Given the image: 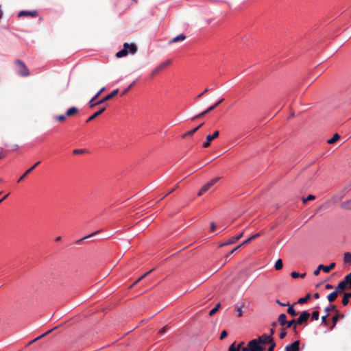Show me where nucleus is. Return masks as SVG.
<instances>
[{
    "label": "nucleus",
    "mask_w": 351,
    "mask_h": 351,
    "mask_svg": "<svg viewBox=\"0 0 351 351\" xmlns=\"http://www.w3.org/2000/svg\"><path fill=\"white\" fill-rule=\"evenodd\" d=\"M265 347L259 345L255 339L250 341L246 347L243 348L242 351H264Z\"/></svg>",
    "instance_id": "nucleus-1"
},
{
    "label": "nucleus",
    "mask_w": 351,
    "mask_h": 351,
    "mask_svg": "<svg viewBox=\"0 0 351 351\" xmlns=\"http://www.w3.org/2000/svg\"><path fill=\"white\" fill-rule=\"evenodd\" d=\"M15 64L17 67V73L20 75L27 77L29 75V70L23 62L20 60H17L15 61Z\"/></svg>",
    "instance_id": "nucleus-2"
},
{
    "label": "nucleus",
    "mask_w": 351,
    "mask_h": 351,
    "mask_svg": "<svg viewBox=\"0 0 351 351\" xmlns=\"http://www.w3.org/2000/svg\"><path fill=\"white\" fill-rule=\"evenodd\" d=\"M221 177H217L212 179L210 182L205 184L197 193L198 196L202 195L204 193L210 190L212 186H213L219 180H221Z\"/></svg>",
    "instance_id": "nucleus-3"
},
{
    "label": "nucleus",
    "mask_w": 351,
    "mask_h": 351,
    "mask_svg": "<svg viewBox=\"0 0 351 351\" xmlns=\"http://www.w3.org/2000/svg\"><path fill=\"white\" fill-rule=\"evenodd\" d=\"M219 135V132L216 130L213 134H208L206 137V141L203 143V147L207 148L210 145V142L217 138Z\"/></svg>",
    "instance_id": "nucleus-4"
},
{
    "label": "nucleus",
    "mask_w": 351,
    "mask_h": 351,
    "mask_svg": "<svg viewBox=\"0 0 351 351\" xmlns=\"http://www.w3.org/2000/svg\"><path fill=\"white\" fill-rule=\"evenodd\" d=\"M271 339H273V337L271 335H267L266 334H263L261 336L258 337L257 339H254L256 342L259 345H264L267 344L269 342L271 341Z\"/></svg>",
    "instance_id": "nucleus-5"
},
{
    "label": "nucleus",
    "mask_w": 351,
    "mask_h": 351,
    "mask_svg": "<svg viewBox=\"0 0 351 351\" xmlns=\"http://www.w3.org/2000/svg\"><path fill=\"white\" fill-rule=\"evenodd\" d=\"M118 93H119V89L118 88L115 89V90H112L110 94L107 95L106 97H104L101 99L97 101L96 104H102L105 103L106 101L114 97Z\"/></svg>",
    "instance_id": "nucleus-6"
},
{
    "label": "nucleus",
    "mask_w": 351,
    "mask_h": 351,
    "mask_svg": "<svg viewBox=\"0 0 351 351\" xmlns=\"http://www.w3.org/2000/svg\"><path fill=\"white\" fill-rule=\"evenodd\" d=\"M309 317L310 314L307 311H302L300 317L295 319L296 324H298V325L302 324L308 319Z\"/></svg>",
    "instance_id": "nucleus-7"
},
{
    "label": "nucleus",
    "mask_w": 351,
    "mask_h": 351,
    "mask_svg": "<svg viewBox=\"0 0 351 351\" xmlns=\"http://www.w3.org/2000/svg\"><path fill=\"white\" fill-rule=\"evenodd\" d=\"M300 341L296 340L291 344L286 346L285 349L286 351H300Z\"/></svg>",
    "instance_id": "nucleus-8"
},
{
    "label": "nucleus",
    "mask_w": 351,
    "mask_h": 351,
    "mask_svg": "<svg viewBox=\"0 0 351 351\" xmlns=\"http://www.w3.org/2000/svg\"><path fill=\"white\" fill-rule=\"evenodd\" d=\"M37 16H38V12L36 10H32V11L22 10L18 14V17H22V16L36 17Z\"/></svg>",
    "instance_id": "nucleus-9"
},
{
    "label": "nucleus",
    "mask_w": 351,
    "mask_h": 351,
    "mask_svg": "<svg viewBox=\"0 0 351 351\" xmlns=\"http://www.w3.org/2000/svg\"><path fill=\"white\" fill-rule=\"evenodd\" d=\"M243 235V232H242L241 233H240L239 234L234 237H232L230 238L229 240H228L226 242L223 243H221L219 247H221L223 246H225V245H231V244H233L234 243L237 241H238L239 239H240Z\"/></svg>",
    "instance_id": "nucleus-10"
},
{
    "label": "nucleus",
    "mask_w": 351,
    "mask_h": 351,
    "mask_svg": "<svg viewBox=\"0 0 351 351\" xmlns=\"http://www.w3.org/2000/svg\"><path fill=\"white\" fill-rule=\"evenodd\" d=\"M105 90V88H101L95 95V96L89 101V106L90 108H93L95 106H97L98 104H96V102L94 103V101L99 98V97L101 95V94Z\"/></svg>",
    "instance_id": "nucleus-11"
},
{
    "label": "nucleus",
    "mask_w": 351,
    "mask_h": 351,
    "mask_svg": "<svg viewBox=\"0 0 351 351\" xmlns=\"http://www.w3.org/2000/svg\"><path fill=\"white\" fill-rule=\"evenodd\" d=\"M128 46L129 43H125L123 44V48L117 53L116 56L117 58H121L127 56L128 54Z\"/></svg>",
    "instance_id": "nucleus-12"
},
{
    "label": "nucleus",
    "mask_w": 351,
    "mask_h": 351,
    "mask_svg": "<svg viewBox=\"0 0 351 351\" xmlns=\"http://www.w3.org/2000/svg\"><path fill=\"white\" fill-rule=\"evenodd\" d=\"M40 162H38L36 164H34L32 167H31L29 169H27L23 175H22L19 179L18 180V182H20L23 181L25 177L30 173L39 164Z\"/></svg>",
    "instance_id": "nucleus-13"
},
{
    "label": "nucleus",
    "mask_w": 351,
    "mask_h": 351,
    "mask_svg": "<svg viewBox=\"0 0 351 351\" xmlns=\"http://www.w3.org/2000/svg\"><path fill=\"white\" fill-rule=\"evenodd\" d=\"M186 39V36L183 34H181L176 37H174L173 39H171V40H169L168 42V44L169 45H171L174 43H177V42H180V41H183Z\"/></svg>",
    "instance_id": "nucleus-14"
},
{
    "label": "nucleus",
    "mask_w": 351,
    "mask_h": 351,
    "mask_svg": "<svg viewBox=\"0 0 351 351\" xmlns=\"http://www.w3.org/2000/svg\"><path fill=\"white\" fill-rule=\"evenodd\" d=\"M335 267V263H332L328 266H325L324 265H319V269H322L324 272L328 273L330 270L333 269Z\"/></svg>",
    "instance_id": "nucleus-15"
},
{
    "label": "nucleus",
    "mask_w": 351,
    "mask_h": 351,
    "mask_svg": "<svg viewBox=\"0 0 351 351\" xmlns=\"http://www.w3.org/2000/svg\"><path fill=\"white\" fill-rule=\"evenodd\" d=\"M278 322L280 326H285L286 324L287 323V315L285 313L280 314L278 317Z\"/></svg>",
    "instance_id": "nucleus-16"
},
{
    "label": "nucleus",
    "mask_w": 351,
    "mask_h": 351,
    "mask_svg": "<svg viewBox=\"0 0 351 351\" xmlns=\"http://www.w3.org/2000/svg\"><path fill=\"white\" fill-rule=\"evenodd\" d=\"M79 110L77 107H72L69 108L66 112V116L73 117L77 114Z\"/></svg>",
    "instance_id": "nucleus-17"
},
{
    "label": "nucleus",
    "mask_w": 351,
    "mask_h": 351,
    "mask_svg": "<svg viewBox=\"0 0 351 351\" xmlns=\"http://www.w3.org/2000/svg\"><path fill=\"white\" fill-rule=\"evenodd\" d=\"M106 110V108H101L99 110L93 114L87 120L86 122H89L95 119L96 117L101 114Z\"/></svg>",
    "instance_id": "nucleus-18"
},
{
    "label": "nucleus",
    "mask_w": 351,
    "mask_h": 351,
    "mask_svg": "<svg viewBox=\"0 0 351 351\" xmlns=\"http://www.w3.org/2000/svg\"><path fill=\"white\" fill-rule=\"evenodd\" d=\"M204 125V123H201L200 125H199L198 126H197L196 128L192 129L191 130H189L188 132H186V133H184L183 135H182V137L184 138L187 136H191L193 135L194 133H195L202 125Z\"/></svg>",
    "instance_id": "nucleus-19"
},
{
    "label": "nucleus",
    "mask_w": 351,
    "mask_h": 351,
    "mask_svg": "<svg viewBox=\"0 0 351 351\" xmlns=\"http://www.w3.org/2000/svg\"><path fill=\"white\" fill-rule=\"evenodd\" d=\"M337 288L339 289L343 290V291L349 289L345 279H343V280H342L337 285Z\"/></svg>",
    "instance_id": "nucleus-20"
},
{
    "label": "nucleus",
    "mask_w": 351,
    "mask_h": 351,
    "mask_svg": "<svg viewBox=\"0 0 351 351\" xmlns=\"http://www.w3.org/2000/svg\"><path fill=\"white\" fill-rule=\"evenodd\" d=\"M259 236H260V233H257V234H255L252 235V237H250V238H248L247 239H246L245 241H244L241 244V246H243V245H245L248 244L250 242H251L252 241H253V240H254L255 239L258 238Z\"/></svg>",
    "instance_id": "nucleus-21"
},
{
    "label": "nucleus",
    "mask_w": 351,
    "mask_h": 351,
    "mask_svg": "<svg viewBox=\"0 0 351 351\" xmlns=\"http://www.w3.org/2000/svg\"><path fill=\"white\" fill-rule=\"evenodd\" d=\"M341 207L345 210H351V199L343 202Z\"/></svg>",
    "instance_id": "nucleus-22"
},
{
    "label": "nucleus",
    "mask_w": 351,
    "mask_h": 351,
    "mask_svg": "<svg viewBox=\"0 0 351 351\" xmlns=\"http://www.w3.org/2000/svg\"><path fill=\"white\" fill-rule=\"evenodd\" d=\"M351 296L348 293H345L342 299V304L343 306H347L349 304V299Z\"/></svg>",
    "instance_id": "nucleus-23"
},
{
    "label": "nucleus",
    "mask_w": 351,
    "mask_h": 351,
    "mask_svg": "<svg viewBox=\"0 0 351 351\" xmlns=\"http://www.w3.org/2000/svg\"><path fill=\"white\" fill-rule=\"evenodd\" d=\"M137 51V47L135 44L131 43L129 44L128 46V53L130 52L132 54H134Z\"/></svg>",
    "instance_id": "nucleus-24"
},
{
    "label": "nucleus",
    "mask_w": 351,
    "mask_h": 351,
    "mask_svg": "<svg viewBox=\"0 0 351 351\" xmlns=\"http://www.w3.org/2000/svg\"><path fill=\"white\" fill-rule=\"evenodd\" d=\"M340 317H343V315L339 314V313H337L333 317H332V328H333L336 324H337V322H338L339 319Z\"/></svg>",
    "instance_id": "nucleus-25"
},
{
    "label": "nucleus",
    "mask_w": 351,
    "mask_h": 351,
    "mask_svg": "<svg viewBox=\"0 0 351 351\" xmlns=\"http://www.w3.org/2000/svg\"><path fill=\"white\" fill-rule=\"evenodd\" d=\"M310 298H311V294L308 293V294L306 295L305 297L300 298L298 300L297 303H298V304H304V303L308 302V300L310 299Z\"/></svg>",
    "instance_id": "nucleus-26"
},
{
    "label": "nucleus",
    "mask_w": 351,
    "mask_h": 351,
    "mask_svg": "<svg viewBox=\"0 0 351 351\" xmlns=\"http://www.w3.org/2000/svg\"><path fill=\"white\" fill-rule=\"evenodd\" d=\"M339 138H340V136H339L337 133H336V134H334V136H333L331 138L328 139V140L327 141V142H328V143H329V144H333V143H335L337 140H339Z\"/></svg>",
    "instance_id": "nucleus-27"
},
{
    "label": "nucleus",
    "mask_w": 351,
    "mask_h": 351,
    "mask_svg": "<svg viewBox=\"0 0 351 351\" xmlns=\"http://www.w3.org/2000/svg\"><path fill=\"white\" fill-rule=\"evenodd\" d=\"M337 298V292H332L327 296V299L330 302H334Z\"/></svg>",
    "instance_id": "nucleus-28"
},
{
    "label": "nucleus",
    "mask_w": 351,
    "mask_h": 351,
    "mask_svg": "<svg viewBox=\"0 0 351 351\" xmlns=\"http://www.w3.org/2000/svg\"><path fill=\"white\" fill-rule=\"evenodd\" d=\"M275 269L276 270H280L282 267H283V263H282V259L280 258H278L276 263H275Z\"/></svg>",
    "instance_id": "nucleus-29"
},
{
    "label": "nucleus",
    "mask_w": 351,
    "mask_h": 351,
    "mask_svg": "<svg viewBox=\"0 0 351 351\" xmlns=\"http://www.w3.org/2000/svg\"><path fill=\"white\" fill-rule=\"evenodd\" d=\"M343 261L346 263H351V253L346 252L344 254Z\"/></svg>",
    "instance_id": "nucleus-30"
},
{
    "label": "nucleus",
    "mask_w": 351,
    "mask_h": 351,
    "mask_svg": "<svg viewBox=\"0 0 351 351\" xmlns=\"http://www.w3.org/2000/svg\"><path fill=\"white\" fill-rule=\"evenodd\" d=\"M171 64V60H167L162 62H161L159 66L162 69V70L165 69L166 67L169 66Z\"/></svg>",
    "instance_id": "nucleus-31"
},
{
    "label": "nucleus",
    "mask_w": 351,
    "mask_h": 351,
    "mask_svg": "<svg viewBox=\"0 0 351 351\" xmlns=\"http://www.w3.org/2000/svg\"><path fill=\"white\" fill-rule=\"evenodd\" d=\"M58 327L56 326L55 328H53V329H51L48 331H47L46 332L43 333V335H40L39 337H38L37 338H36L35 339H34L33 341H36L38 339H40L42 338H43L44 337L47 336V335L50 334L53 330H54L55 329H56Z\"/></svg>",
    "instance_id": "nucleus-32"
},
{
    "label": "nucleus",
    "mask_w": 351,
    "mask_h": 351,
    "mask_svg": "<svg viewBox=\"0 0 351 351\" xmlns=\"http://www.w3.org/2000/svg\"><path fill=\"white\" fill-rule=\"evenodd\" d=\"M154 269H151L149 270V271L146 272L145 274H144L143 276H141V277H139L132 285L131 287L135 285L136 284H137L138 282H140L141 280H143L145 276H147L149 274H150Z\"/></svg>",
    "instance_id": "nucleus-33"
},
{
    "label": "nucleus",
    "mask_w": 351,
    "mask_h": 351,
    "mask_svg": "<svg viewBox=\"0 0 351 351\" xmlns=\"http://www.w3.org/2000/svg\"><path fill=\"white\" fill-rule=\"evenodd\" d=\"M154 269H151L149 270V271L146 272L145 274H144L143 276H141V277H139L132 285L131 287L135 285L136 284H137L138 282H140L141 280H143L145 276H147L149 274H150Z\"/></svg>",
    "instance_id": "nucleus-34"
},
{
    "label": "nucleus",
    "mask_w": 351,
    "mask_h": 351,
    "mask_svg": "<svg viewBox=\"0 0 351 351\" xmlns=\"http://www.w3.org/2000/svg\"><path fill=\"white\" fill-rule=\"evenodd\" d=\"M154 269H151L149 270V271L146 272L145 274H144L143 276H141V277H139L132 285L131 287L135 285L136 284H137L138 282H140L141 280H143L145 276H147L149 274H150Z\"/></svg>",
    "instance_id": "nucleus-35"
},
{
    "label": "nucleus",
    "mask_w": 351,
    "mask_h": 351,
    "mask_svg": "<svg viewBox=\"0 0 351 351\" xmlns=\"http://www.w3.org/2000/svg\"><path fill=\"white\" fill-rule=\"evenodd\" d=\"M287 313L291 315L292 317H295L298 315V313L293 308V306H291L287 309Z\"/></svg>",
    "instance_id": "nucleus-36"
},
{
    "label": "nucleus",
    "mask_w": 351,
    "mask_h": 351,
    "mask_svg": "<svg viewBox=\"0 0 351 351\" xmlns=\"http://www.w3.org/2000/svg\"><path fill=\"white\" fill-rule=\"evenodd\" d=\"M136 84V81H133L129 86L127 88H125L123 93H121V96H123L125 95V94H127L130 90L131 88L134 86V84Z\"/></svg>",
    "instance_id": "nucleus-37"
},
{
    "label": "nucleus",
    "mask_w": 351,
    "mask_h": 351,
    "mask_svg": "<svg viewBox=\"0 0 351 351\" xmlns=\"http://www.w3.org/2000/svg\"><path fill=\"white\" fill-rule=\"evenodd\" d=\"M344 279L347 283L348 288L351 289V272L350 274H348V275H346L345 276Z\"/></svg>",
    "instance_id": "nucleus-38"
},
{
    "label": "nucleus",
    "mask_w": 351,
    "mask_h": 351,
    "mask_svg": "<svg viewBox=\"0 0 351 351\" xmlns=\"http://www.w3.org/2000/svg\"><path fill=\"white\" fill-rule=\"evenodd\" d=\"M243 306H244L243 305H241V306H237L235 308V311H236V312L237 313V316L239 317L243 316Z\"/></svg>",
    "instance_id": "nucleus-39"
},
{
    "label": "nucleus",
    "mask_w": 351,
    "mask_h": 351,
    "mask_svg": "<svg viewBox=\"0 0 351 351\" xmlns=\"http://www.w3.org/2000/svg\"><path fill=\"white\" fill-rule=\"evenodd\" d=\"M221 304L220 303H218L215 308H213L212 310L209 312V315L213 316L220 308Z\"/></svg>",
    "instance_id": "nucleus-40"
},
{
    "label": "nucleus",
    "mask_w": 351,
    "mask_h": 351,
    "mask_svg": "<svg viewBox=\"0 0 351 351\" xmlns=\"http://www.w3.org/2000/svg\"><path fill=\"white\" fill-rule=\"evenodd\" d=\"M224 100L223 98L221 99L220 100H219L218 101H217L215 104H213V106H210L208 108V110H214L215 108H217L220 104H221L223 102V101Z\"/></svg>",
    "instance_id": "nucleus-41"
},
{
    "label": "nucleus",
    "mask_w": 351,
    "mask_h": 351,
    "mask_svg": "<svg viewBox=\"0 0 351 351\" xmlns=\"http://www.w3.org/2000/svg\"><path fill=\"white\" fill-rule=\"evenodd\" d=\"M268 344H269V347L268 348V351H274V348L276 347V343L274 340V338L271 339V341L269 342Z\"/></svg>",
    "instance_id": "nucleus-42"
},
{
    "label": "nucleus",
    "mask_w": 351,
    "mask_h": 351,
    "mask_svg": "<svg viewBox=\"0 0 351 351\" xmlns=\"http://www.w3.org/2000/svg\"><path fill=\"white\" fill-rule=\"evenodd\" d=\"M319 317V313L317 311H315L311 314L312 319L313 320H317Z\"/></svg>",
    "instance_id": "nucleus-43"
},
{
    "label": "nucleus",
    "mask_w": 351,
    "mask_h": 351,
    "mask_svg": "<svg viewBox=\"0 0 351 351\" xmlns=\"http://www.w3.org/2000/svg\"><path fill=\"white\" fill-rule=\"evenodd\" d=\"M315 199V196L313 195H309L306 198L303 199V202L306 204L308 201L313 200Z\"/></svg>",
    "instance_id": "nucleus-44"
},
{
    "label": "nucleus",
    "mask_w": 351,
    "mask_h": 351,
    "mask_svg": "<svg viewBox=\"0 0 351 351\" xmlns=\"http://www.w3.org/2000/svg\"><path fill=\"white\" fill-rule=\"evenodd\" d=\"M325 312L326 313H328L329 314V312L330 311H336V306L335 305H330V306L329 307H326L325 309H324Z\"/></svg>",
    "instance_id": "nucleus-45"
},
{
    "label": "nucleus",
    "mask_w": 351,
    "mask_h": 351,
    "mask_svg": "<svg viewBox=\"0 0 351 351\" xmlns=\"http://www.w3.org/2000/svg\"><path fill=\"white\" fill-rule=\"evenodd\" d=\"M211 110H208V108H207L206 110H204V112H201L200 114H197V116L194 117L192 119L194 120L195 119H197L199 117H201L202 116H204V114H207L208 112H210Z\"/></svg>",
    "instance_id": "nucleus-46"
},
{
    "label": "nucleus",
    "mask_w": 351,
    "mask_h": 351,
    "mask_svg": "<svg viewBox=\"0 0 351 351\" xmlns=\"http://www.w3.org/2000/svg\"><path fill=\"white\" fill-rule=\"evenodd\" d=\"M287 336V332L285 328L281 329L280 333L279 335V337L281 339H283Z\"/></svg>",
    "instance_id": "nucleus-47"
},
{
    "label": "nucleus",
    "mask_w": 351,
    "mask_h": 351,
    "mask_svg": "<svg viewBox=\"0 0 351 351\" xmlns=\"http://www.w3.org/2000/svg\"><path fill=\"white\" fill-rule=\"evenodd\" d=\"M162 70V69L160 67L159 65H158L153 71H152V75H156L157 73H158L159 72H160Z\"/></svg>",
    "instance_id": "nucleus-48"
},
{
    "label": "nucleus",
    "mask_w": 351,
    "mask_h": 351,
    "mask_svg": "<svg viewBox=\"0 0 351 351\" xmlns=\"http://www.w3.org/2000/svg\"><path fill=\"white\" fill-rule=\"evenodd\" d=\"M162 70V69L160 67L159 65H158L153 71H152V75H156L157 73H158L159 72H160Z\"/></svg>",
    "instance_id": "nucleus-49"
},
{
    "label": "nucleus",
    "mask_w": 351,
    "mask_h": 351,
    "mask_svg": "<svg viewBox=\"0 0 351 351\" xmlns=\"http://www.w3.org/2000/svg\"><path fill=\"white\" fill-rule=\"evenodd\" d=\"M294 324L298 325V324H296L295 319H292L289 322H287V323L286 324V326H287V328H290V327H292Z\"/></svg>",
    "instance_id": "nucleus-50"
},
{
    "label": "nucleus",
    "mask_w": 351,
    "mask_h": 351,
    "mask_svg": "<svg viewBox=\"0 0 351 351\" xmlns=\"http://www.w3.org/2000/svg\"><path fill=\"white\" fill-rule=\"evenodd\" d=\"M241 247V245L237 246L236 247H234L233 250H232L229 254H228L226 257V258H228L229 257L230 255L232 254L233 253H234L235 251H237V250H239L240 247Z\"/></svg>",
    "instance_id": "nucleus-51"
},
{
    "label": "nucleus",
    "mask_w": 351,
    "mask_h": 351,
    "mask_svg": "<svg viewBox=\"0 0 351 351\" xmlns=\"http://www.w3.org/2000/svg\"><path fill=\"white\" fill-rule=\"evenodd\" d=\"M56 119L58 121H64L66 119V114L58 115L56 117Z\"/></svg>",
    "instance_id": "nucleus-52"
},
{
    "label": "nucleus",
    "mask_w": 351,
    "mask_h": 351,
    "mask_svg": "<svg viewBox=\"0 0 351 351\" xmlns=\"http://www.w3.org/2000/svg\"><path fill=\"white\" fill-rule=\"evenodd\" d=\"M228 351H239V348L235 346V343H233L228 348Z\"/></svg>",
    "instance_id": "nucleus-53"
},
{
    "label": "nucleus",
    "mask_w": 351,
    "mask_h": 351,
    "mask_svg": "<svg viewBox=\"0 0 351 351\" xmlns=\"http://www.w3.org/2000/svg\"><path fill=\"white\" fill-rule=\"evenodd\" d=\"M85 149H74L73 151V154H84L85 152Z\"/></svg>",
    "instance_id": "nucleus-54"
},
{
    "label": "nucleus",
    "mask_w": 351,
    "mask_h": 351,
    "mask_svg": "<svg viewBox=\"0 0 351 351\" xmlns=\"http://www.w3.org/2000/svg\"><path fill=\"white\" fill-rule=\"evenodd\" d=\"M228 335V332L226 330H223L220 335V339L222 340L226 338Z\"/></svg>",
    "instance_id": "nucleus-55"
},
{
    "label": "nucleus",
    "mask_w": 351,
    "mask_h": 351,
    "mask_svg": "<svg viewBox=\"0 0 351 351\" xmlns=\"http://www.w3.org/2000/svg\"><path fill=\"white\" fill-rule=\"evenodd\" d=\"M276 302L278 304H279L280 306H289V302H287V303H282L279 300H276Z\"/></svg>",
    "instance_id": "nucleus-56"
},
{
    "label": "nucleus",
    "mask_w": 351,
    "mask_h": 351,
    "mask_svg": "<svg viewBox=\"0 0 351 351\" xmlns=\"http://www.w3.org/2000/svg\"><path fill=\"white\" fill-rule=\"evenodd\" d=\"M168 330V327L167 326H164L163 328H162L161 329H160V330L158 331V333L159 334H164L167 330Z\"/></svg>",
    "instance_id": "nucleus-57"
},
{
    "label": "nucleus",
    "mask_w": 351,
    "mask_h": 351,
    "mask_svg": "<svg viewBox=\"0 0 351 351\" xmlns=\"http://www.w3.org/2000/svg\"><path fill=\"white\" fill-rule=\"evenodd\" d=\"M291 276L293 278H297L300 276V274L296 272V271H292L291 273Z\"/></svg>",
    "instance_id": "nucleus-58"
},
{
    "label": "nucleus",
    "mask_w": 351,
    "mask_h": 351,
    "mask_svg": "<svg viewBox=\"0 0 351 351\" xmlns=\"http://www.w3.org/2000/svg\"><path fill=\"white\" fill-rule=\"evenodd\" d=\"M329 314L326 313V315L322 317V322L323 324H326L327 317H328Z\"/></svg>",
    "instance_id": "nucleus-59"
},
{
    "label": "nucleus",
    "mask_w": 351,
    "mask_h": 351,
    "mask_svg": "<svg viewBox=\"0 0 351 351\" xmlns=\"http://www.w3.org/2000/svg\"><path fill=\"white\" fill-rule=\"evenodd\" d=\"M5 321L6 320L3 317L0 316V328L5 324Z\"/></svg>",
    "instance_id": "nucleus-60"
},
{
    "label": "nucleus",
    "mask_w": 351,
    "mask_h": 351,
    "mask_svg": "<svg viewBox=\"0 0 351 351\" xmlns=\"http://www.w3.org/2000/svg\"><path fill=\"white\" fill-rule=\"evenodd\" d=\"M333 292H337V295L338 296L339 294H341V293H343V290H341V289H339L337 288V286L335 287V290L333 291Z\"/></svg>",
    "instance_id": "nucleus-61"
},
{
    "label": "nucleus",
    "mask_w": 351,
    "mask_h": 351,
    "mask_svg": "<svg viewBox=\"0 0 351 351\" xmlns=\"http://www.w3.org/2000/svg\"><path fill=\"white\" fill-rule=\"evenodd\" d=\"M215 228H216V226H215V224L214 222H211L210 223V230L211 231H215Z\"/></svg>",
    "instance_id": "nucleus-62"
},
{
    "label": "nucleus",
    "mask_w": 351,
    "mask_h": 351,
    "mask_svg": "<svg viewBox=\"0 0 351 351\" xmlns=\"http://www.w3.org/2000/svg\"><path fill=\"white\" fill-rule=\"evenodd\" d=\"M320 270H322V269H319V267L317 268V269H315L313 272V274L315 276H318L319 274V272H320Z\"/></svg>",
    "instance_id": "nucleus-63"
},
{
    "label": "nucleus",
    "mask_w": 351,
    "mask_h": 351,
    "mask_svg": "<svg viewBox=\"0 0 351 351\" xmlns=\"http://www.w3.org/2000/svg\"><path fill=\"white\" fill-rule=\"evenodd\" d=\"M209 90L208 88H206L201 94H199L197 98H199L201 97L203 95H204L205 93H206Z\"/></svg>",
    "instance_id": "nucleus-64"
}]
</instances>
